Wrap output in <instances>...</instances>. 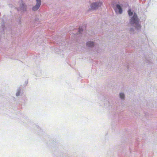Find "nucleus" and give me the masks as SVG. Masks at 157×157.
Here are the masks:
<instances>
[{"instance_id": "5", "label": "nucleus", "mask_w": 157, "mask_h": 157, "mask_svg": "<svg viewBox=\"0 0 157 157\" xmlns=\"http://www.w3.org/2000/svg\"><path fill=\"white\" fill-rule=\"evenodd\" d=\"M116 7L117 9L119 10V13L120 14L121 13H122V10L120 6L118 4H117L116 6Z\"/></svg>"}, {"instance_id": "9", "label": "nucleus", "mask_w": 157, "mask_h": 157, "mask_svg": "<svg viewBox=\"0 0 157 157\" xmlns=\"http://www.w3.org/2000/svg\"><path fill=\"white\" fill-rule=\"evenodd\" d=\"M20 92H18L16 94V95L17 96H18L20 94Z\"/></svg>"}, {"instance_id": "1", "label": "nucleus", "mask_w": 157, "mask_h": 157, "mask_svg": "<svg viewBox=\"0 0 157 157\" xmlns=\"http://www.w3.org/2000/svg\"><path fill=\"white\" fill-rule=\"evenodd\" d=\"M130 23L132 24H135L136 26V27L137 29H139L141 28L140 25L139 24L138 18L136 13H134L133 17L131 18Z\"/></svg>"}, {"instance_id": "8", "label": "nucleus", "mask_w": 157, "mask_h": 157, "mask_svg": "<svg viewBox=\"0 0 157 157\" xmlns=\"http://www.w3.org/2000/svg\"><path fill=\"white\" fill-rule=\"evenodd\" d=\"M83 31V30L81 28H79V32L80 33H81Z\"/></svg>"}, {"instance_id": "11", "label": "nucleus", "mask_w": 157, "mask_h": 157, "mask_svg": "<svg viewBox=\"0 0 157 157\" xmlns=\"http://www.w3.org/2000/svg\"><path fill=\"white\" fill-rule=\"evenodd\" d=\"M22 8V7H21V9H22V10H23L24 9L23 8Z\"/></svg>"}, {"instance_id": "6", "label": "nucleus", "mask_w": 157, "mask_h": 157, "mask_svg": "<svg viewBox=\"0 0 157 157\" xmlns=\"http://www.w3.org/2000/svg\"><path fill=\"white\" fill-rule=\"evenodd\" d=\"M120 97L121 99H124V94L122 93H121L120 94Z\"/></svg>"}, {"instance_id": "4", "label": "nucleus", "mask_w": 157, "mask_h": 157, "mask_svg": "<svg viewBox=\"0 0 157 157\" xmlns=\"http://www.w3.org/2000/svg\"><path fill=\"white\" fill-rule=\"evenodd\" d=\"M94 45V43L92 42H88L86 43V46L88 47H92Z\"/></svg>"}, {"instance_id": "2", "label": "nucleus", "mask_w": 157, "mask_h": 157, "mask_svg": "<svg viewBox=\"0 0 157 157\" xmlns=\"http://www.w3.org/2000/svg\"><path fill=\"white\" fill-rule=\"evenodd\" d=\"M102 5V3L100 2H95L92 3L91 5V8L93 10H95L97 9L101 6Z\"/></svg>"}, {"instance_id": "10", "label": "nucleus", "mask_w": 157, "mask_h": 157, "mask_svg": "<svg viewBox=\"0 0 157 157\" xmlns=\"http://www.w3.org/2000/svg\"><path fill=\"white\" fill-rule=\"evenodd\" d=\"M22 6H23V7H24L25 6V5L24 4H22Z\"/></svg>"}, {"instance_id": "3", "label": "nucleus", "mask_w": 157, "mask_h": 157, "mask_svg": "<svg viewBox=\"0 0 157 157\" xmlns=\"http://www.w3.org/2000/svg\"><path fill=\"white\" fill-rule=\"evenodd\" d=\"M36 4L35 6L33 8V11H36L40 7L41 4V0H36Z\"/></svg>"}, {"instance_id": "7", "label": "nucleus", "mask_w": 157, "mask_h": 157, "mask_svg": "<svg viewBox=\"0 0 157 157\" xmlns=\"http://www.w3.org/2000/svg\"><path fill=\"white\" fill-rule=\"evenodd\" d=\"M128 13L129 16H132L133 14V13L130 10H128Z\"/></svg>"}]
</instances>
